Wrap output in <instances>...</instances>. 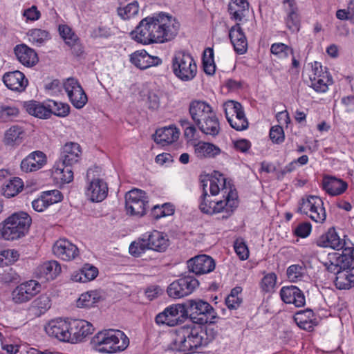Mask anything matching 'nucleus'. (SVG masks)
<instances>
[{
  "mask_svg": "<svg viewBox=\"0 0 354 354\" xmlns=\"http://www.w3.org/2000/svg\"><path fill=\"white\" fill-rule=\"evenodd\" d=\"M180 24L172 16L163 12L140 21L131 35L138 43L162 44L172 40L178 34Z\"/></svg>",
  "mask_w": 354,
  "mask_h": 354,
  "instance_id": "f257e3e1",
  "label": "nucleus"
},
{
  "mask_svg": "<svg viewBox=\"0 0 354 354\" xmlns=\"http://www.w3.org/2000/svg\"><path fill=\"white\" fill-rule=\"evenodd\" d=\"M207 344V333L201 328L183 326L171 334V349L179 352L194 353Z\"/></svg>",
  "mask_w": 354,
  "mask_h": 354,
  "instance_id": "f03ea898",
  "label": "nucleus"
},
{
  "mask_svg": "<svg viewBox=\"0 0 354 354\" xmlns=\"http://www.w3.org/2000/svg\"><path fill=\"white\" fill-rule=\"evenodd\" d=\"M316 244L322 248H330L340 250L342 252H335L333 258L336 259V262H331L330 266H354V248L346 246L345 239H341L334 227L322 234L317 240Z\"/></svg>",
  "mask_w": 354,
  "mask_h": 354,
  "instance_id": "7ed1b4c3",
  "label": "nucleus"
},
{
  "mask_svg": "<svg viewBox=\"0 0 354 354\" xmlns=\"http://www.w3.org/2000/svg\"><path fill=\"white\" fill-rule=\"evenodd\" d=\"M93 348L100 353H115L124 351L129 344L127 336L119 330L97 333L91 340Z\"/></svg>",
  "mask_w": 354,
  "mask_h": 354,
  "instance_id": "20e7f679",
  "label": "nucleus"
},
{
  "mask_svg": "<svg viewBox=\"0 0 354 354\" xmlns=\"http://www.w3.org/2000/svg\"><path fill=\"white\" fill-rule=\"evenodd\" d=\"M32 218L25 212H15L0 223V239L15 241L28 232Z\"/></svg>",
  "mask_w": 354,
  "mask_h": 354,
  "instance_id": "39448f33",
  "label": "nucleus"
},
{
  "mask_svg": "<svg viewBox=\"0 0 354 354\" xmlns=\"http://www.w3.org/2000/svg\"><path fill=\"white\" fill-rule=\"evenodd\" d=\"M207 192L202 193L199 199V209L206 214L225 212L223 218H228L238 206V196L235 189H230L224 200L212 201Z\"/></svg>",
  "mask_w": 354,
  "mask_h": 354,
  "instance_id": "423d86ee",
  "label": "nucleus"
},
{
  "mask_svg": "<svg viewBox=\"0 0 354 354\" xmlns=\"http://www.w3.org/2000/svg\"><path fill=\"white\" fill-rule=\"evenodd\" d=\"M171 70L178 79L189 82L196 77L197 65L190 53L185 50H178L171 58Z\"/></svg>",
  "mask_w": 354,
  "mask_h": 354,
  "instance_id": "0eeeda50",
  "label": "nucleus"
},
{
  "mask_svg": "<svg viewBox=\"0 0 354 354\" xmlns=\"http://www.w3.org/2000/svg\"><path fill=\"white\" fill-rule=\"evenodd\" d=\"M185 318L188 314L194 322L201 324L207 322L214 323L216 317V313L212 306L201 299L189 300L187 305Z\"/></svg>",
  "mask_w": 354,
  "mask_h": 354,
  "instance_id": "6e6552de",
  "label": "nucleus"
},
{
  "mask_svg": "<svg viewBox=\"0 0 354 354\" xmlns=\"http://www.w3.org/2000/svg\"><path fill=\"white\" fill-rule=\"evenodd\" d=\"M298 211L307 215L312 221L323 223L326 218V213L322 198L310 195L306 198H301Z\"/></svg>",
  "mask_w": 354,
  "mask_h": 354,
  "instance_id": "1a4fd4ad",
  "label": "nucleus"
},
{
  "mask_svg": "<svg viewBox=\"0 0 354 354\" xmlns=\"http://www.w3.org/2000/svg\"><path fill=\"white\" fill-rule=\"evenodd\" d=\"M148 203L146 193L141 189H133L125 195L127 213L131 216H144L146 214Z\"/></svg>",
  "mask_w": 354,
  "mask_h": 354,
  "instance_id": "9d476101",
  "label": "nucleus"
},
{
  "mask_svg": "<svg viewBox=\"0 0 354 354\" xmlns=\"http://www.w3.org/2000/svg\"><path fill=\"white\" fill-rule=\"evenodd\" d=\"M199 283L194 277L185 275L172 282L167 289L168 295L179 299L190 295L198 286Z\"/></svg>",
  "mask_w": 354,
  "mask_h": 354,
  "instance_id": "9b49d317",
  "label": "nucleus"
},
{
  "mask_svg": "<svg viewBox=\"0 0 354 354\" xmlns=\"http://www.w3.org/2000/svg\"><path fill=\"white\" fill-rule=\"evenodd\" d=\"M41 289V284L36 280L23 282L12 291V301L16 304L26 303L39 294Z\"/></svg>",
  "mask_w": 354,
  "mask_h": 354,
  "instance_id": "f8f14e48",
  "label": "nucleus"
},
{
  "mask_svg": "<svg viewBox=\"0 0 354 354\" xmlns=\"http://www.w3.org/2000/svg\"><path fill=\"white\" fill-rule=\"evenodd\" d=\"M186 308L185 305L177 304L166 308L158 314L155 322L158 325L174 326L183 322L185 319Z\"/></svg>",
  "mask_w": 354,
  "mask_h": 354,
  "instance_id": "ddd939ff",
  "label": "nucleus"
},
{
  "mask_svg": "<svg viewBox=\"0 0 354 354\" xmlns=\"http://www.w3.org/2000/svg\"><path fill=\"white\" fill-rule=\"evenodd\" d=\"M93 173V169H89L87 171L86 178L89 183L86 194L91 201L101 202L108 195V185L102 179L95 178Z\"/></svg>",
  "mask_w": 354,
  "mask_h": 354,
  "instance_id": "4468645a",
  "label": "nucleus"
},
{
  "mask_svg": "<svg viewBox=\"0 0 354 354\" xmlns=\"http://www.w3.org/2000/svg\"><path fill=\"white\" fill-rule=\"evenodd\" d=\"M158 230L147 232L142 235L137 241L132 242L129 250L134 257H139L147 250L158 251Z\"/></svg>",
  "mask_w": 354,
  "mask_h": 354,
  "instance_id": "2eb2a0df",
  "label": "nucleus"
},
{
  "mask_svg": "<svg viewBox=\"0 0 354 354\" xmlns=\"http://www.w3.org/2000/svg\"><path fill=\"white\" fill-rule=\"evenodd\" d=\"M71 104L76 109H82L88 101V97L78 81L73 77L68 78L63 84Z\"/></svg>",
  "mask_w": 354,
  "mask_h": 354,
  "instance_id": "dca6fc26",
  "label": "nucleus"
},
{
  "mask_svg": "<svg viewBox=\"0 0 354 354\" xmlns=\"http://www.w3.org/2000/svg\"><path fill=\"white\" fill-rule=\"evenodd\" d=\"M329 272L335 273V285L339 290H348L354 287V267H326Z\"/></svg>",
  "mask_w": 354,
  "mask_h": 354,
  "instance_id": "f3484780",
  "label": "nucleus"
},
{
  "mask_svg": "<svg viewBox=\"0 0 354 354\" xmlns=\"http://www.w3.org/2000/svg\"><path fill=\"white\" fill-rule=\"evenodd\" d=\"M70 328V323L62 319L51 320L45 326V330L49 336L63 342L71 339Z\"/></svg>",
  "mask_w": 354,
  "mask_h": 354,
  "instance_id": "a211bd4d",
  "label": "nucleus"
},
{
  "mask_svg": "<svg viewBox=\"0 0 354 354\" xmlns=\"http://www.w3.org/2000/svg\"><path fill=\"white\" fill-rule=\"evenodd\" d=\"M55 256L65 261L75 259L79 256L78 248L66 239L57 240L53 247Z\"/></svg>",
  "mask_w": 354,
  "mask_h": 354,
  "instance_id": "6ab92c4d",
  "label": "nucleus"
},
{
  "mask_svg": "<svg viewBox=\"0 0 354 354\" xmlns=\"http://www.w3.org/2000/svg\"><path fill=\"white\" fill-rule=\"evenodd\" d=\"M283 8L286 13V27L292 32H297L300 28V17L295 0H283Z\"/></svg>",
  "mask_w": 354,
  "mask_h": 354,
  "instance_id": "aec40b11",
  "label": "nucleus"
},
{
  "mask_svg": "<svg viewBox=\"0 0 354 354\" xmlns=\"http://www.w3.org/2000/svg\"><path fill=\"white\" fill-rule=\"evenodd\" d=\"M82 148L74 142H66L62 148L59 162L62 165L73 166L77 163L81 158Z\"/></svg>",
  "mask_w": 354,
  "mask_h": 354,
  "instance_id": "412c9836",
  "label": "nucleus"
},
{
  "mask_svg": "<svg viewBox=\"0 0 354 354\" xmlns=\"http://www.w3.org/2000/svg\"><path fill=\"white\" fill-rule=\"evenodd\" d=\"M58 30L59 35L74 55L80 56L83 53V48L79 37L68 26L59 25Z\"/></svg>",
  "mask_w": 354,
  "mask_h": 354,
  "instance_id": "4be33fe9",
  "label": "nucleus"
},
{
  "mask_svg": "<svg viewBox=\"0 0 354 354\" xmlns=\"http://www.w3.org/2000/svg\"><path fill=\"white\" fill-rule=\"evenodd\" d=\"M280 297L286 304H293L296 307L304 306L306 304L304 292L295 286L282 287Z\"/></svg>",
  "mask_w": 354,
  "mask_h": 354,
  "instance_id": "5701e85b",
  "label": "nucleus"
},
{
  "mask_svg": "<svg viewBox=\"0 0 354 354\" xmlns=\"http://www.w3.org/2000/svg\"><path fill=\"white\" fill-rule=\"evenodd\" d=\"M3 82L8 88L17 92L24 91L28 84L27 78L19 71L6 73L3 76Z\"/></svg>",
  "mask_w": 354,
  "mask_h": 354,
  "instance_id": "b1692460",
  "label": "nucleus"
},
{
  "mask_svg": "<svg viewBox=\"0 0 354 354\" xmlns=\"http://www.w3.org/2000/svg\"><path fill=\"white\" fill-rule=\"evenodd\" d=\"M131 62L137 68L147 69L151 66H158L162 59L157 56H151L145 50H137L130 57Z\"/></svg>",
  "mask_w": 354,
  "mask_h": 354,
  "instance_id": "393cba45",
  "label": "nucleus"
},
{
  "mask_svg": "<svg viewBox=\"0 0 354 354\" xmlns=\"http://www.w3.org/2000/svg\"><path fill=\"white\" fill-rule=\"evenodd\" d=\"M213 113L212 107L205 101L195 100L189 103V113L195 124Z\"/></svg>",
  "mask_w": 354,
  "mask_h": 354,
  "instance_id": "a878e982",
  "label": "nucleus"
},
{
  "mask_svg": "<svg viewBox=\"0 0 354 354\" xmlns=\"http://www.w3.org/2000/svg\"><path fill=\"white\" fill-rule=\"evenodd\" d=\"M71 339L82 342L86 337L93 333L94 328L93 325L83 319H76L70 322Z\"/></svg>",
  "mask_w": 354,
  "mask_h": 354,
  "instance_id": "bb28decb",
  "label": "nucleus"
},
{
  "mask_svg": "<svg viewBox=\"0 0 354 354\" xmlns=\"http://www.w3.org/2000/svg\"><path fill=\"white\" fill-rule=\"evenodd\" d=\"M46 163V156L40 151L30 153L21 162V169L25 172L35 171L42 168Z\"/></svg>",
  "mask_w": 354,
  "mask_h": 354,
  "instance_id": "cd10ccee",
  "label": "nucleus"
},
{
  "mask_svg": "<svg viewBox=\"0 0 354 354\" xmlns=\"http://www.w3.org/2000/svg\"><path fill=\"white\" fill-rule=\"evenodd\" d=\"M229 37L236 53L243 55L247 51L248 41L239 23L230 28Z\"/></svg>",
  "mask_w": 354,
  "mask_h": 354,
  "instance_id": "c85d7f7f",
  "label": "nucleus"
},
{
  "mask_svg": "<svg viewBox=\"0 0 354 354\" xmlns=\"http://www.w3.org/2000/svg\"><path fill=\"white\" fill-rule=\"evenodd\" d=\"M14 51L17 59L24 66H32L38 62L37 53L26 44L17 45Z\"/></svg>",
  "mask_w": 354,
  "mask_h": 354,
  "instance_id": "c756f323",
  "label": "nucleus"
},
{
  "mask_svg": "<svg viewBox=\"0 0 354 354\" xmlns=\"http://www.w3.org/2000/svg\"><path fill=\"white\" fill-rule=\"evenodd\" d=\"M196 125L203 133L212 137L218 136L221 131L219 120L215 112L207 115Z\"/></svg>",
  "mask_w": 354,
  "mask_h": 354,
  "instance_id": "7c9ffc66",
  "label": "nucleus"
},
{
  "mask_svg": "<svg viewBox=\"0 0 354 354\" xmlns=\"http://www.w3.org/2000/svg\"><path fill=\"white\" fill-rule=\"evenodd\" d=\"M294 320L300 328L308 331H312L314 326L318 324L315 314L310 309L297 312L294 316Z\"/></svg>",
  "mask_w": 354,
  "mask_h": 354,
  "instance_id": "2f4dec72",
  "label": "nucleus"
},
{
  "mask_svg": "<svg viewBox=\"0 0 354 354\" xmlns=\"http://www.w3.org/2000/svg\"><path fill=\"white\" fill-rule=\"evenodd\" d=\"M323 189L331 196L343 194L348 187L346 182L333 176H325L322 181Z\"/></svg>",
  "mask_w": 354,
  "mask_h": 354,
  "instance_id": "473e14b6",
  "label": "nucleus"
},
{
  "mask_svg": "<svg viewBox=\"0 0 354 354\" xmlns=\"http://www.w3.org/2000/svg\"><path fill=\"white\" fill-rule=\"evenodd\" d=\"M178 129L174 127H165L156 131L154 141L162 145H167L176 141L179 137Z\"/></svg>",
  "mask_w": 354,
  "mask_h": 354,
  "instance_id": "72a5a7b5",
  "label": "nucleus"
},
{
  "mask_svg": "<svg viewBox=\"0 0 354 354\" xmlns=\"http://www.w3.org/2000/svg\"><path fill=\"white\" fill-rule=\"evenodd\" d=\"M194 153L198 158H214L221 153V149L210 142L199 141L194 146Z\"/></svg>",
  "mask_w": 354,
  "mask_h": 354,
  "instance_id": "f704fd0d",
  "label": "nucleus"
},
{
  "mask_svg": "<svg viewBox=\"0 0 354 354\" xmlns=\"http://www.w3.org/2000/svg\"><path fill=\"white\" fill-rule=\"evenodd\" d=\"M209 185V192L212 196L217 195L221 189L224 193L223 196L225 198L230 189H232L230 183L227 184L226 178L218 171H214V175L210 178Z\"/></svg>",
  "mask_w": 354,
  "mask_h": 354,
  "instance_id": "c9c22d12",
  "label": "nucleus"
},
{
  "mask_svg": "<svg viewBox=\"0 0 354 354\" xmlns=\"http://www.w3.org/2000/svg\"><path fill=\"white\" fill-rule=\"evenodd\" d=\"M249 3L247 0H231L228 5V12L231 19L241 21L248 12Z\"/></svg>",
  "mask_w": 354,
  "mask_h": 354,
  "instance_id": "e433bc0d",
  "label": "nucleus"
},
{
  "mask_svg": "<svg viewBox=\"0 0 354 354\" xmlns=\"http://www.w3.org/2000/svg\"><path fill=\"white\" fill-rule=\"evenodd\" d=\"M24 108L30 115L35 117L41 119L50 118V111L48 105L45 106L39 102L35 100L24 102Z\"/></svg>",
  "mask_w": 354,
  "mask_h": 354,
  "instance_id": "4c0bfd02",
  "label": "nucleus"
},
{
  "mask_svg": "<svg viewBox=\"0 0 354 354\" xmlns=\"http://www.w3.org/2000/svg\"><path fill=\"white\" fill-rule=\"evenodd\" d=\"M310 86L318 93L326 92L328 89V84L333 82L332 78L329 77L328 73L310 74Z\"/></svg>",
  "mask_w": 354,
  "mask_h": 354,
  "instance_id": "58836bf2",
  "label": "nucleus"
},
{
  "mask_svg": "<svg viewBox=\"0 0 354 354\" xmlns=\"http://www.w3.org/2000/svg\"><path fill=\"white\" fill-rule=\"evenodd\" d=\"M22 180L15 177L9 180L2 186V194L6 198H12L19 194L24 189Z\"/></svg>",
  "mask_w": 354,
  "mask_h": 354,
  "instance_id": "ea45409f",
  "label": "nucleus"
},
{
  "mask_svg": "<svg viewBox=\"0 0 354 354\" xmlns=\"http://www.w3.org/2000/svg\"><path fill=\"white\" fill-rule=\"evenodd\" d=\"M98 273L97 267H82L71 275V279L76 282L86 283L95 279Z\"/></svg>",
  "mask_w": 354,
  "mask_h": 354,
  "instance_id": "a19ab883",
  "label": "nucleus"
},
{
  "mask_svg": "<svg viewBox=\"0 0 354 354\" xmlns=\"http://www.w3.org/2000/svg\"><path fill=\"white\" fill-rule=\"evenodd\" d=\"M24 136L23 129L19 126H12L5 133L4 143L6 145L14 147L20 145Z\"/></svg>",
  "mask_w": 354,
  "mask_h": 354,
  "instance_id": "79ce46f5",
  "label": "nucleus"
},
{
  "mask_svg": "<svg viewBox=\"0 0 354 354\" xmlns=\"http://www.w3.org/2000/svg\"><path fill=\"white\" fill-rule=\"evenodd\" d=\"M51 306V300L46 295H41L33 301L30 310L35 317L44 314Z\"/></svg>",
  "mask_w": 354,
  "mask_h": 354,
  "instance_id": "37998d69",
  "label": "nucleus"
},
{
  "mask_svg": "<svg viewBox=\"0 0 354 354\" xmlns=\"http://www.w3.org/2000/svg\"><path fill=\"white\" fill-rule=\"evenodd\" d=\"M102 297L98 290H91L80 295L77 301V306L79 308H91L97 303Z\"/></svg>",
  "mask_w": 354,
  "mask_h": 354,
  "instance_id": "c03bdc74",
  "label": "nucleus"
},
{
  "mask_svg": "<svg viewBox=\"0 0 354 354\" xmlns=\"http://www.w3.org/2000/svg\"><path fill=\"white\" fill-rule=\"evenodd\" d=\"M145 104L151 111H157L160 106V99L162 92L158 89H150L147 91Z\"/></svg>",
  "mask_w": 354,
  "mask_h": 354,
  "instance_id": "a18cd8bd",
  "label": "nucleus"
},
{
  "mask_svg": "<svg viewBox=\"0 0 354 354\" xmlns=\"http://www.w3.org/2000/svg\"><path fill=\"white\" fill-rule=\"evenodd\" d=\"M72 166L62 165L57 163V167H54V174L57 179L61 180L62 183H68L73 179V171L71 169Z\"/></svg>",
  "mask_w": 354,
  "mask_h": 354,
  "instance_id": "49530a36",
  "label": "nucleus"
},
{
  "mask_svg": "<svg viewBox=\"0 0 354 354\" xmlns=\"http://www.w3.org/2000/svg\"><path fill=\"white\" fill-rule=\"evenodd\" d=\"M224 106L225 116L234 115V118L247 120L241 103L231 100L225 103Z\"/></svg>",
  "mask_w": 354,
  "mask_h": 354,
  "instance_id": "de8ad7c7",
  "label": "nucleus"
},
{
  "mask_svg": "<svg viewBox=\"0 0 354 354\" xmlns=\"http://www.w3.org/2000/svg\"><path fill=\"white\" fill-rule=\"evenodd\" d=\"M203 66L204 72L209 75H214L216 65L214 61V51L211 48H207L203 55Z\"/></svg>",
  "mask_w": 354,
  "mask_h": 354,
  "instance_id": "09e8293b",
  "label": "nucleus"
},
{
  "mask_svg": "<svg viewBox=\"0 0 354 354\" xmlns=\"http://www.w3.org/2000/svg\"><path fill=\"white\" fill-rule=\"evenodd\" d=\"M277 277L274 272L266 273L261 279L259 286L263 292L270 293L274 291Z\"/></svg>",
  "mask_w": 354,
  "mask_h": 354,
  "instance_id": "8fccbe9b",
  "label": "nucleus"
},
{
  "mask_svg": "<svg viewBox=\"0 0 354 354\" xmlns=\"http://www.w3.org/2000/svg\"><path fill=\"white\" fill-rule=\"evenodd\" d=\"M37 277L41 280H53L61 272L62 267H37Z\"/></svg>",
  "mask_w": 354,
  "mask_h": 354,
  "instance_id": "3c124183",
  "label": "nucleus"
},
{
  "mask_svg": "<svg viewBox=\"0 0 354 354\" xmlns=\"http://www.w3.org/2000/svg\"><path fill=\"white\" fill-rule=\"evenodd\" d=\"M48 106L50 111V117L52 114L59 117H66L70 112V106L68 104L57 102L54 100H49Z\"/></svg>",
  "mask_w": 354,
  "mask_h": 354,
  "instance_id": "603ef678",
  "label": "nucleus"
},
{
  "mask_svg": "<svg viewBox=\"0 0 354 354\" xmlns=\"http://www.w3.org/2000/svg\"><path fill=\"white\" fill-rule=\"evenodd\" d=\"M139 6L137 1H133L125 6L118 8V15L123 19H129L138 15Z\"/></svg>",
  "mask_w": 354,
  "mask_h": 354,
  "instance_id": "864d4df0",
  "label": "nucleus"
},
{
  "mask_svg": "<svg viewBox=\"0 0 354 354\" xmlns=\"http://www.w3.org/2000/svg\"><path fill=\"white\" fill-rule=\"evenodd\" d=\"M270 52L278 58L283 59L293 55V50L291 47L283 43H274L271 45Z\"/></svg>",
  "mask_w": 354,
  "mask_h": 354,
  "instance_id": "5fc2aeb1",
  "label": "nucleus"
},
{
  "mask_svg": "<svg viewBox=\"0 0 354 354\" xmlns=\"http://www.w3.org/2000/svg\"><path fill=\"white\" fill-rule=\"evenodd\" d=\"M0 281L4 283H18L20 276L12 267H6L0 272Z\"/></svg>",
  "mask_w": 354,
  "mask_h": 354,
  "instance_id": "6e6d98bb",
  "label": "nucleus"
},
{
  "mask_svg": "<svg viewBox=\"0 0 354 354\" xmlns=\"http://www.w3.org/2000/svg\"><path fill=\"white\" fill-rule=\"evenodd\" d=\"M187 266H215V261L209 255L198 254L196 255L187 261Z\"/></svg>",
  "mask_w": 354,
  "mask_h": 354,
  "instance_id": "4d7b16f0",
  "label": "nucleus"
},
{
  "mask_svg": "<svg viewBox=\"0 0 354 354\" xmlns=\"http://www.w3.org/2000/svg\"><path fill=\"white\" fill-rule=\"evenodd\" d=\"M28 37L32 43L41 44L49 39V33L44 30L32 29L29 31Z\"/></svg>",
  "mask_w": 354,
  "mask_h": 354,
  "instance_id": "13d9d810",
  "label": "nucleus"
},
{
  "mask_svg": "<svg viewBox=\"0 0 354 354\" xmlns=\"http://www.w3.org/2000/svg\"><path fill=\"white\" fill-rule=\"evenodd\" d=\"M306 267H288L287 277L290 281L297 282L301 280L306 275Z\"/></svg>",
  "mask_w": 354,
  "mask_h": 354,
  "instance_id": "bf43d9fd",
  "label": "nucleus"
},
{
  "mask_svg": "<svg viewBox=\"0 0 354 354\" xmlns=\"http://www.w3.org/2000/svg\"><path fill=\"white\" fill-rule=\"evenodd\" d=\"M43 198L45 199L46 203L50 206L53 204L60 202L62 200V194L57 189L44 192L41 193Z\"/></svg>",
  "mask_w": 354,
  "mask_h": 354,
  "instance_id": "052dcab7",
  "label": "nucleus"
},
{
  "mask_svg": "<svg viewBox=\"0 0 354 354\" xmlns=\"http://www.w3.org/2000/svg\"><path fill=\"white\" fill-rule=\"evenodd\" d=\"M234 250L240 259L244 260L249 256L248 246L242 239H237L234 243Z\"/></svg>",
  "mask_w": 354,
  "mask_h": 354,
  "instance_id": "680f3d73",
  "label": "nucleus"
},
{
  "mask_svg": "<svg viewBox=\"0 0 354 354\" xmlns=\"http://www.w3.org/2000/svg\"><path fill=\"white\" fill-rule=\"evenodd\" d=\"M19 109L15 106H0V118L3 121H8L12 118L17 116Z\"/></svg>",
  "mask_w": 354,
  "mask_h": 354,
  "instance_id": "e2e57ef3",
  "label": "nucleus"
},
{
  "mask_svg": "<svg viewBox=\"0 0 354 354\" xmlns=\"http://www.w3.org/2000/svg\"><path fill=\"white\" fill-rule=\"evenodd\" d=\"M270 138L274 143L280 144L283 142L285 136L282 127L279 125L272 127L270 130Z\"/></svg>",
  "mask_w": 354,
  "mask_h": 354,
  "instance_id": "0e129e2a",
  "label": "nucleus"
},
{
  "mask_svg": "<svg viewBox=\"0 0 354 354\" xmlns=\"http://www.w3.org/2000/svg\"><path fill=\"white\" fill-rule=\"evenodd\" d=\"M227 122L232 128L236 131H243L248 127V120H241L234 118V115L225 116Z\"/></svg>",
  "mask_w": 354,
  "mask_h": 354,
  "instance_id": "69168bd1",
  "label": "nucleus"
},
{
  "mask_svg": "<svg viewBox=\"0 0 354 354\" xmlns=\"http://www.w3.org/2000/svg\"><path fill=\"white\" fill-rule=\"evenodd\" d=\"M311 232V224L308 222H304L298 225L295 230L294 233L297 236L301 238L307 237Z\"/></svg>",
  "mask_w": 354,
  "mask_h": 354,
  "instance_id": "338daca9",
  "label": "nucleus"
},
{
  "mask_svg": "<svg viewBox=\"0 0 354 354\" xmlns=\"http://www.w3.org/2000/svg\"><path fill=\"white\" fill-rule=\"evenodd\" d=\"M3 254L4 266L15 263L19 258L18 251L15 250H6L2 251Z\"/></svg>",
  "mask_w": 354,
  "mask_h": 354,
  "instance_id": "774afa93",
  "label": "nucleus"
}]
</instances>
